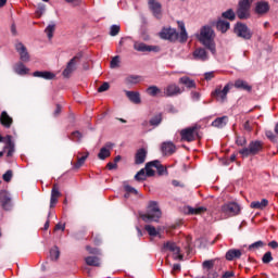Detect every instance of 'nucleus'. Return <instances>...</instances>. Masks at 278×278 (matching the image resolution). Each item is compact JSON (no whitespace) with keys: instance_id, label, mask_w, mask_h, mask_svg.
I'll return each instance as SVG.
<instances>
[{"instance_id":"nucleus-36","label":"nucleus","mask_w":278,"mask_h":278,"mask_svg":"<svg viewBox=\"0 0 278 278\" xmlns=\"http://www.w3.org/2000/svg\"><path fill=\"white\" fill-rule=\"evenodd\" d=\"M235 88H238L240 90H247L248 92H251V86H249V84H247V81L242 80V79H238L235 81Z\"/></svg>"},{"instance_id":"nucleus-34","label":"nucleus","mask_w":278,"mask_h":278,"mask_svg":"<svg viewBox=\"0 0 278 278\" xmlns=\"http://www.w3.org/2000/svg\"><path fill=\"white\" fill-rule=\"evenodd\" d=\"M179 84H182L187 88H195L197 84L194 83L193 79H190L188 76H184L179 78Z\"/></svg>"},{"instance_id":"nucleus-47","label":"nucleus","mask_w":278,"mask_h":278,"mask_svg":"<svg viewBox=\"0 0 278 278\" xmlns=\"http://www.w3.org/2000/svg\"><path fill=\"white\" fill-rule=\"evenodd\" d=\"M263 264H270L273 262V253L266 252L262 258Z\"/></svg>"},{"instance_id":"nucleus-25","label":"nucleus","mask_w":278,"mask_h":278,"mask_svg":"<svg viewBox=\"0 0 278 278\" xmlns=\"http://www.w3.org/2000/svg\"><path fill=\"white\" fill-rule=\"evenodd\" d=\"M270 10V4L266 1H261L256 3L255 11L257 14H266Z\"/></svg>"},{"instance_id":"nucleus-44","label":"nucleus","mask_w":278,"mask_h":278,"mask_svg":"<svg viewBox=\"0 0 278 278\" xmlns=\"http://www.w3.org/2000/svg\"><path fill=\"white\" fill-rule=\"evenodd\" d=\"M162 123V114L155 115L150 119V125H153L154 127H157Z\"/></svg>"},{"instance_id":"nucleus-2","label":"nucleus","mask_w":278,"mask_h":278,"mask_svg":"<svg viewBox=\"0 0 278 278\" xmlns=\"http://www.w3.org/2000/svg\"><path fill=\"white\" fill-rule=\"evenodd\" d=\"M141 218L144 223H157V220L162 218V211L160 210L157 202L151 201L148 205L147 213L141 214Z\"/></svg>"},{"instance_id":"nucleus-1","label":"nucleus","mask_w":278,"mask_h":278,"mask_svg":"<svg viewBox=\"0 0 278 278\" xmlns=\"http://www.w3.org/2000/svg\"><path fill=\"white\" fill-rule=\"evenodd\" d=\"M214 38H216V35L210 25L201 27L200 34H198L199 42H201L205 49L211 51L213 55H216V42H214Z\"/></svg>"},{"instance_id":"nucleus-29","label":"nucleus","mask_w":278,"mask_h":278,"mask_svg":"<svg viewBox=\"0 0 278 278\" xmlns=\"http://www.w3.org/2000/svg\"><path fill=\"white\" fill-rule=\"evenodd\" d=\"M110 149H112V143H108L105 147L101 148L98 154L99 160H106V157H110Z\"/></svg>"},{"instance_id":"nucleus-9","label":"nucleus","mask_w":278,"mask_h":278,"mask_svg":"<svg viewBox=\"0 0 278 278\" xmlns=\"http://www.w3.org/2000/svg\"><path fill=\"white\" fill-rule=\"evenodd\" d=\"M229 90H231V84L225 85L224 88L222 86L216 87L212 94L216 98V101H219V103H225V101H227V94H229Z\"/></svg>"},{"instance_id":"nucleus-46","label":"nucleus","mask_w":278,"mask_h":278,"mask_svg":"<svg viewBox=\"0 0 278 278\" xmlns=\"http://www.w3.org/2000/svg\"><path fill=\"white\" fill-rule=\"evenodd\" d=\"M146 231H148L149 236L155 237L157 236V229L154 226L146 225Z\"/></svg>"},{"instance_id":"nucleus-58","label":"nucleus","mask_w":278,"mask_h":278,"mask_svg":"<svg viewBox=\"0 0 278 278\" xmlns=\"http://www.w3.org/2000/svg\"><path fill=\"white\" fill-rule=\"evenodd\" d=\"M204 78L206 79V81H210L211 79H214V72H206L204 74Z\"/></svg>"},{"instance_id":"nucleus-5","label":"nucleus","mask_w":278,"mask_h":278,"mask_svg":"<svg viewBox=\"0 0 278 278\" xmlns=\"http://www.w3.org/2000/svg\"><path fill=\"white\" fill-rule=\"evenodd\" d=\"M182 142H194L199 137V126H191L180 130Z\"/></svg>"},{"instance_id":"nucleus-51","label":"nucleus","mask_w":278,"mask_h":278,"mask_svg":"<svg viewBox=\"0 0 278 278\" xmlns=\"http://www.w3.org/2000/svg\"><path fill=\"white\" fill-rule=\"evenodd\" d=\"M125 191L128 193V194H138V190H136V188L129 186V185H126L124 187Z\"/></svg>"},{"instance_id":"nucleus-13","label":"nucleus","mask_w":278,"mask_h":278,"mask_svg":"<svg viewBox=\"0 0 278 278\" xmlns=\"http://www.w3.org/2000/svg\"><path fill=\"white\" fill-rule=\"evenodd\" d=\"M164 249L170 251L173 253L174 260H184V255L181 254V248L177 245L175 242H167L164 244Z\"/></svg>"},{"instance_id":"nucleus-19","label":"nucleus","mask_w":278,"mask_h":278,"mask_svg":"<svg viewBox=\"0 0 278 278\" xmlns=\"http://www.w3.org/2000/svg\"><path fill=\"white\" fill-rule=\"evenodd\" d=\"M177 24L180 29L177 40H179V42H188V31L186 30V24L181 21H178Z\"/></svg>"},{"instance_id":"nucleus-4","label":"nucleus","mask_w":278,"mask_h":278,"mask_svg":"<svg viewBox=\"0 0 278 278\" xmlns=\"http://www.w3.org/2000/svg\"><path fill=\"white\" fill-rule=\"evenodd\" d=\"M264 149V143L262 141H251L248 148H242L239 150L240 155L243 157H249V155H257Z\"/></svg>"},{"instance_id":"nucleus-39","label":"nucleus","mask_w":278,"mask_h":278,"mask_svg":"<svg viewBox=\"0 0 278 278\" xmlns=\"http://www.w3.org/2000/svg\"><path fill=\"white\" fill-rule=\"evenodd\" d=\"M50 260H52V262H56V260H60V248L53 247L50 250Z\"/></svg>"},{"instance_id":"nucleus-55","label":"nucleus","mask_w":278,"mask_h":278,"mask_svg":"<svg viewBox=\"0 0 278 278\" xmlns=\"http://www.w3.org/2000/svg\"><path fill=\"white\" fill-rule=\"evenodd\" d=\"M236 144H238V147H244V144H247V139L244 137H237Z\"/></svg>"},{"instance_id":"nucleus-60","label":"nucleus","mask_w":278,"mask_h":278,"mask_svg":"<svg viewBox=\"0 0 278 278\" xmlns=\"http://www.w3.org/2000/svg\"><path fill=\"white\" fill-rule=\"evenodd\" d=\"M235 275L236 274L233 271H225L224 275L222 276V278H231Z\"/></svg>"},{"instance_id":"nucleus-23","label":"nucleus","mask_w":278,"mask_h":278,"mask_svg":"<svg viewBox=\"0 0 278 278\" xmlns=\"http://www.w3.org/2000/svg\"><path fill=\"white\" fill-rule=\"evenodd\" d=\"M176 150H177V148L170 141L164 142L162 144V151H163L164 155H173V153H175Z\"/></svg>"},{"instance_id":"nucleus-38","label":"nucleus","mask_w":278,"mask_h":278,"mask_svg":"<svg viewBox=\"0 0 278 278\" xmlns=\"http://www.w3.org/2000/svg\"><path fill=\"white\" fill-rule=\"evenodd\" d=\"M8 139V147L5 149H9L7 152V157H12L14 155V143H12V136H7Z\"/></svg>"},{"instance_id":"nucleus-64","label":"nucleus","mask_w":278,"mask_h":278,"mask_svg":"<svg viewBox=\"0 0 278 278\" xmlns=\"http://www.w3.org/2000/svg\"><path fill=\"white\" fill-rule=\"evenodd\" d=\"M269 247H270L271 249H278V243H277V241H270V242H269Z\"/></svg>"},{"instance_id":"nucleus-32","label":"nucleus","mask_w":278,"mask_h":278,"mask_svg":"<svg viewBox=\"0 0 278 278\" xmlns=\"http://www.w3.org/2000/svg\"><path fill=\"white\" fill-rule=\"evenodd\" d=\"M216 27H217L218 31H222V34H225L229 29L230 24H229V22H227L225 20H219L216 23Z\"/></svg>"},{"instance_id":"nucleus-63","label":"nucleus","mask_w":278,"mask_h":278,"mask_svg":"<svg viewBox=\"0 0 278 278\" xmlns=\"http://www.w3.org/2000/svg\"><path fill=\"white\" fill-rule=\"evenodd\" d=\"M45 10H46L45 4L38 5V14H45Z\"/></svg>"},{"instance_id":"nucleus-11","label":"nucleus","mask_w":278,"mask_h":278,"mask_svg":"<svg viewBox=\"0 0 278 278\" xmlns=\"http://www.w3.org/2000/svg\"><path fill=\"white\" fill-rule=\"evenodd\" d=\"M134 49L135 51H139V53H157V51H160V47L157 46H149L144 42L141 41H134Z\"/></svg>"},{"instance_id":"nucleus-28","label":"nucleus","mask_w":278,"mask_h":278,"mask_svg":"<svg viewBox=\"0 0 278 278\" xmlns=\"http://www.w3.org/2000/svg\"><path fill=\"white\" fill-rule=\"evenodd\" d=\"M250 207L252 210H264L265 207H268V200L267 199H262V201H253L250 204Z\"/></svg>"},{"instance_id":"nucleus-52","label":"nucleus","mask_w":278,"mask_h":278,"mask_svg":"<svg viewBox=\"0 0 278 278\" xmlns=\"http://www.w3.org/2000/svg\"><path fill=\"white\" fill-rule=\"evenodd\" d=\"M202 266L206 270H211V268H214V261H204Z\"/></svg>"},{"instance_id":"nucleus-20","label":"nucleus","mask_w":278,"mask_h":278,"mask_svg":"<svg viewBox=\"0 0 278 278\" xmlns=\"http://www.w3.org/2000/svg\"><path fill=\"white\" fill-rule=\"evenodd\" d=\"M62 193H60V188L58 185H54L51 190V198H50V207L58 205V199H60Z\"/></svg>"},{"instance_id":"nucleus-33","label":"nucleus","mask_w":278,"mask_h":278,"mask_svg":"<svg viewBox=\"0 0 278 278\" xmlns=\"http://www.w3.org/2000/svg\"><path fill=\"white\" fill-rule=\"evenodd\" d=\"M126 97L131 101L132 103H140V93L138 91H126Z\"/></svg>"},{"instance_id":"nucleus-43","label":"nucleus","mask_w":278,"mask_h":278,"mask_svg":"<svg viewBox=\"0 0 278 278\" xmlns=\"http://www.w3.org/2000/svg\"><path fill=\"white\" fill-rule=\"evenodd\" d=\"M88 153L83 155L81 157H78L77 162L74 164V168H81L83 164H86V160H88Z\"/></svg>"},{"instance_id":"nucleus-10","label":"nucleus","mask_w":278,"mask_h":278,"mask_svg":"<svg viewBox=\"0 0 278 278\" xmlns=\"http://www.w3.org/2000/svg\"><path fill=\"white\" fill-rule=\"evenodd\" d=\"M160 38L175 42L177 41V38H179V33H177V29L175 28L164 27L160 33Z\"/></svg>"},{"instance_id":"nucleus-18","label":"nucleus","mask_w":278,"mask_h":278,"mask_svg":"<svg viewBox=\"0 0 278 278\" xmlns=\"http://www.w3.org/2000/svg\"><path fill=\"white\" fill-rule=\"evenodd\" d=\"M77 56H74L66 65L65 70L63 71L62 75L63 77H71V75H73L76 66H77Z\"/></svg>"},{"instance_id":"nucleus-49","label":"nucleus","mask_w":278,"mask_h":278,"mask_svg":"<svg viewBox=\"0 0 278 278\" xmlns=\"http://www.w3.org/2000/svg\"><path fill=\"white\" fill-rule=\"evenodd\" d=\"M121 31V26L118 25H112L111 26V30H110V35L111 36H118V33Z\"/></svg>"},{"instance_id":"nucleus-31","label":"nucleus","mask_w":278,"mask_h":278,"mask_svg":"<svg viewBox=\"0 0 278 278\" xmlns=\"http://www.w3.org/2000/svg\"><path fill=\"white\" fill-rule=\"evenodd\" d=\"M207 212V208L205 206H199V207H192V206H188L187 207V214H191V215H199V214H203Z\"/></svg>"},{"instance_id":"nucleus-16","label":"nucleus","mask_w":278,"mask_h":278,"mask_svg":"<svg viewBox=\"0 0 278 278\" xmlns=\"http://www.w3.org/2000/svg\"><path fill=\"white\" fill-rule=\"evenodd\" d=\"M15 49L17 53H20V60H22V62H29V52H27V48L23 42H17Z\"/></svg>"},{"instance_id":"nucleus-59","label":"nucleus","mask_w":278,"mask_h":278,"mask_svg":"<svg viewBox=\"0 0 278 278\" xmlns=\"http://www.w3.org/2000/svg\"><path fill=\"white\" fill-rule=\"evenodd\" d=\"M191 99H193V101H199V99H201V93H199L197 91H192Z\"/></svg>"},{"instance_id":"nucleus-21","label":"nucleus","mask_w":278,"mask_h":278,"mask_svg":"<svg viewBox=\"0 0 278 278\" xmlns=\"http://www.w3.org/2000/svg\"><path fill=\"white\" fill-rule=\"evenodd\" d=\"M0 123L2 127H5L7 129H10L12 127L13 119L8 114V112L3 111L0 115Z\"/></svg>"},{"instance_id":"nucleus-3","label":"nucleus","mask_w":278,"mask_h":278,"mask_svg":"<svg viewBox=\"0 0 278 278\" xmlns=\"http://www.w3.org/2000/svg\"><path fill=\"white\" fill-rule=\"evenodd\" d=\"M220 218H231V216H238L240 214V204L236 202H229L220 207Z\"/></svg>"},{"instance_id":"nucleus-53","label":"nucleus","mask_w":278,"mask_h":278,"mask_svg":"<svg viewBox=\"0 0 278 278\" xmlns=\"http://www.w3.org/2000/svg\"><path fill=\"white\" fill-rule=\"evenodd\" d=\"M262 247H264V242L263 241H256V242L252 243L249 247V249L251 251L252 249H262Z\"/></svg>"},{"instance_id":"nucleus-35","label":"nucleus","mask_w":278,"mask_h":278,"mask_svg":"<svg viewBox=\"0 0 278 278\" xmlns=\"http://www.w3.org/2000/svg\"><path fill=\"white\" fill-rule=\"evenodd\" d=\"M85 262L87 266H96V267L101 266V261L97 256H87L85 257Z\"/></svg>"},{"instance_id":"nucleus-26","label":"nucleus","mask_w":278,"mask_h":278,"mask_svg":"<svg viewBox=\"0 0 278 278\" xmlns=\"http://www.w3.org/2000/svg\"><path fill=\"white\" fill-rule=\"evenodd\" d=\"M147 160V150L143 148L139 149L135 156V164H144V161Z\"/></svg>"},{"instance_id":"nucleus-8","label":"nucleus","mask_w":278,"mask_h":278,"mask_svg":"<svg viewBox=\"0 0 278 278\" xmlns=\"http://www.w3.org/2000/svg\"><path fill=\"white\" fill-rule=\"evenodd\" d=\"M235 34H237L239 38H243V40H251V38H253V33L249 29V26L240 22L235 25Z\"/></svg>"},{"instance_id":"nucleus-37","label":"nucleus","mask_w":278,"mask_h":278,"mask_svg":"<svg viewBox=\"0 0 278 278\" xmlns=\"http://www.w3.org/2000/svg\"><path fill=\"white\" fill-rule=\"evenodd\" d=\"M147 92L148 94H150V97H157V94H160V97H162V89L159 88L157 86H150L148 89H147Z\"/></svg>"},{"instance_id":"nucleus-12","label":"nucleus","mask_w":278,"mask_h":278,"mask_svg":"<svg viewBox=\"0 0 278 278\" xmlns=\"http://www.w3.org/2000/svg\"><path fill=\"white\" fill-rule=\"evenodd\" d=\"M181 92H184V89L179 88L177 84H169L164 88L161 97H178Z\"/></svg>"},{"instance_id":"nucleus-50","label":"nucleus","mask_w":278,"mask_h":278,"mask_svg":"<svg viewBox=\"0 0 278 278\" xmlns=\"http://www.w3.org/2000/svg\"><path fill=\"white\" fill-rule=\"evenodd\" d=\"M2 179L3 181H7V182L12 181V170L11 169L7 170L3 174Z\"/></svg>"},{"instance_id":"nucleus-14","label":"nucleus","mask_w":278,"mask_h":278,"mask_svg":"<svg viewBox=\"0 0 278 278\" xmlns=\"http://www.w3.org/2000/svg\"><path fill=\"white\" fill-rule=\"evenodd\" d=\"M0 203L3 210L10 212L12 210V198L8 191H0Z\"/></svg>"},{"instance_id":"nucleus-62","label":"nucleus","mask_w":278,"mask_h":278,"mask_svg":"<svg viewBox=\"0 0 278 278\" xmlns=\"http://www.w3.org/2000/svg\"><path fill=\"white\" fill-rule=\"evenodd\" d=\"M243 127H244L245 131H251L252 130L251 122L250 121L245 122Z\"/></svg>"},{"instance_id":"nucleus-30","label":"nucleus","mask_w":278,"mask_h":278,"mask_svg":"<svg viewBox=\"0 0 278 278\" xmlns=\"http://www.w3.org/2000/svg\"><path fill=\"white\" fill-rule=\"evenodd\" d=\"M14 72L17 75H27L29 73V68L23 64V62H18L13 67Z\"/></svg>"},{"instance_id":"nucleus-48","label":"nucleus","mask_w":278,"mask_h":278,"mask_svg":"<svg viewBox=\"0 0 278 278\" xmlns=\"http://www.w3.org/2000/svg\"><path fill=\"white\" fill-rule=\"evenodd\" d=\"M83 136H81V132L79 131H74L72 132L71 135V140H73L74 142H79L81 140Z\"/></svg>"},{"instance_id":"nucleus-45","label":"nucleus","mask_w":278,"mask_h":278,"mask_svg":"<svg viewBox=\"0 0 278 278\" xmlns=\"http://www.w3.org/2000/svg\"><path fill=\"white\" fill-rule=\"evenodd\" d=\"M121 64V56L116 55L111 60L110 66L111 68H118Z\"/></svg>"},{"instance_id":"nucleus-41","label":"nucleus","mask_w":278,"mask_h":278,"mask_svg":"<svg viewBox=\"0 0 278 278\" xmlns=\"http://www.w3.org/2000/svg\"><path fill=\"white\" fill-rule=\"evenodd\" d=\"M222 16L228 21H236V13L231 9H228L226 12L222 13Z\"/></svg>"},{"instance_id":"nucleus-57","label":"nucleus","mask_w":278,"mask_h":278,"mask_svg":"<svg viewBox=\"0 0 278 278\" xmlns=\"http://www.w3.org/2000/svg\"><path fill=\"white\" fill-rule=\"evenodd\" d=\"M128 81L130 84H138V81H140V77L139 76H130V77H128Z\"/></svg>"},{"instance_id":"nucleus-24","label":"nucleus","mask_w":278,"mask_h":278,"mask_svg":"<svg viewBox=\"0 0 278 278\" xmlns=\"http://www.w3.org/2000/svg\"><path fill=\"white\" fill-rule=\"evenodd\" d=\"M33 77H40L41 79L51 80V79H55V74L47 71H43V72L37 71L33 73Z\"/></svg>"},{"instance_id":"nucleus-15","label":"nucleus","mask_w":278,"mask_h":278,"mask_svg":"<svg viewBox=\"0 0 278 278\" xmlns=\"http://www.w3.org/2000/svg\"><path fill=\"white\" fill-rule=\"evenodd\" d=\"M148 5L155 18H162V4L157 0H148Z\"/></svg>"},{"instance_id":"nucleus-56","label":"nucleus","mask_w":278,"mask_h":278,"mask_svg":"<svg viewBox=\"0 0 278 278\" xmlns=\"http://www.w3.org/2000/svg\"><path fill=\"white\" fill-rule=\"evenodd\" d=\"M86 251H88V253H90L91 255H99V249L97 248H90V245H87Z\"/></svg>"},{"instance_id":"nucleus-40","label":"nucleus","mask_w":278,"mask_h":278,"mask_svg":"<svg viewBox=\"0 0 278 278\" xmlns=\"http://www.w3.org/2000/svg\"><path fill=\"white\" fill-rule=\"evenodd\" d=\"M147 177H149V175H147V169H140L136 175H135V179L136 181H144L147 179Z\"/></svg>"},{"instance_id":"nucleus-6","label":"nucleus","mask_w":278,"mask_h":278,"mask_svg":"<svg viewBox=\"0 0 278 278\" xmlns=\"http://www.w3.org/2000/svg\"><path fill=\"white\" fill-rule=\"evenodd\" d=\"M251 3H253V0H241L239 2V7L237 9V16L241 21H244L251 16L250 10H251Z\"/></svg>"},{"instance_id":"nucleus-42","label":"nucleus","mask_w":278,"mask_h":278,"mask_svg":"<svg viewBox=\"0 0 278 278\" xmlns=\"http://www.w3.org/2000/svg\"><path fill=\"white\" fill-rule=\"evenodd\" d=\"M49 40H51V38H53V33L55 31V24L51 23L49 24L46 29H45Z\"/></svg>"},{"instance_id":"nucleus-17","label":"nucleus","mask_w":278,"mask_h":278,"mask_svg":"<svg viewBox=\"0 0 278 278\" xmlns=\"http://www.w3.org/2000/svg\"><path fill=\"white\" fill-rule=\"evenodd\" d=\"M193 60H199L200 62H207L210 60V55H207V51L204 48H198L192 53Z\"/></svg>"},{"instance_id":"nucleus-22","label":"nucleus","mask_w":278,"mask_h":278,"mask_svg":"<svg viewBox=\"0 0 278 278\" xmlns=\"http://www.w3.org/2000/svg\"><path fill=\"white\" fill-rule=\"evenodd\" d=\"M242 257V251L238 249H230L226 253V260L228 262H233V260H240Z\"/></svg>"},{"instance_id":"nucleus-61","label":"nucleus","mask_w":278,"mask_h":278,"mask_svg":"<svg viewBox=\"0 0 278 278\" xmlns=\"http://www.w3.org/2000/svg\"><path fill=\"white\" fill-rule=\"evenodd\" d=\"M117 164L110 162L108 163L106 168H109V170H114V168H117Z\"/></svg>"},{"instance_id":"nucleus-7","label":"nucleus","mask_w":278,"mask_h":278,"mask_svg":"<svg viewBox=\"0 0 278 278\" xmlns=\"http://www.w3.org/2000/svg\"><path fill=\"white\" fill-rule=\"evenodd\" d=\"M153 168H156L159 175H166L167 173L166 167H164L160 161H152L146 164L148 177H153V175H155V170H153Z\"/></svg>"},{"instance_id":"nucleus-54","label":"nucleus","mask_w":278,"mask_h":278,"mask_svg":"<svg viewBox=\"0 0 278 278\" xmlns=\"http://www.w3.org/2000/svg\"><path fill=\"white\" fill-rule=\"evenodd\" d=\"M110 90V84L109 83H103L99 88H98V92H105Z\"/></svg>"},{"instance_id":"nucleus-27","label":"nucleus","mask_w":278,"mask_h":278,"mask_svg":"<svg viewBox=\"0 0 278 278\" xmlns=\"http://www.w3.org/2000/svg\"><path fill=\"white\" fill-rule=\"evenodd\" d=\"M229 123V117L227 116H222L217 117L215 121L212 122L213 127H217L218 129H223Z\"/></svg>"}]
</instances>
